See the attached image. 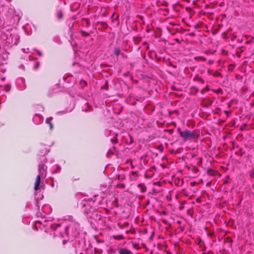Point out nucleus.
I'll return each mask as SVG.
<instances>
[{
	"instance_id": "nucleus-1",
	"label": "nucleus",
	"mask_w": 254,
	"mask_h": 254,
	"mask_svg": "<svg viewBox=\"0 0 254 254\" xmlns=\"http://www.w3.org/2000/svg\"><path fill=\"white\" fill-rule=\"evenodd\" d=\"M43 224L44 227H47V230L49 228L50 229L59 232L61 236L64 238L65 236L68 237L74 238L78 234L77 229L79 226L78 224L75 222H70L68 225H65L64 223H53L51 221H47L45 218L42 217L41 220H38L36 222L37 224Z\"/></svg>"
},
{
	"instance_id": "nucleus-2",
	"label": "nucleus",
	"mask_w": 254,
	"mask_h": 254,
	"mask_svg": "<svg viewBox=\"0 0 254 254\" xmlns=\"http://www.w3.org/2000/svg\"><path fill=\"white\" fill-rule=\"evenodd\" d=\"M19 36L17 30L10 26L4 27L1 29V40L3 41L4 49L6 47H11L18 43Z\"/></svg>"
},
{
	"instance_id": "nucleus-3",
	"label": "nucleus",
	"mask_w": 254,
	"mask_h": 254,
	"mask_svg": "<svg viewBox=\"0 0 254 254\" xmlns=\"http://www.w3.org/2000/svg\"><path fill=\"white\" fill-rule=\"evenodd\" d=\"M47 166L43 163H40L39 165L38 172L39 175H37L34 185L35 190H38L40 184L41 177L45 178L46 176Z\"/></svg>"
},
{
	"instance_id": "nucleus-4",
	"label": "nucleus",
	"mask_w": 254,
	"mask_h": 254,
	"mask_svg": "<svg viewBox=\"0 0 254 254\" xmlns=\"http://www.w3.org/2000/svg\"><path fill=\"white\" fill-rule=\"evenodd\" d=\"M177 130L184 141L190 140L197 137V134L195 131H190L188 129L182 131L180 128H178Z\"/></svg>"
},
{
	"instance_id": "nucleus-5",
	"label": "nucleus",
	"mask_w": 254,
	"mask_h": 254,
	"mask_svg": "<svg viewBox=\"0 0 254 254\" xmlns=\"http://www.w3.org/2000/svg\"><path fill=\"white\" fill-rule=\"evenodd\" d=\"M8 13L10 17L9 24H13L15 22H18L20 20V17L18 14H17L15 9L12 8H9Z\"/></svg>"
},
{
	"instance_id": "nucleus-6",
	"label": "nucleus",
	"mask_w": 254,
	"mask_h": 254,
	"mask_svg": "<svg viewBox=\"0 0 254 254\" xmlns=\"http://www.w3.org/2000/svg\"><path fill=\"white\" fill-rule=\"evenodd\" d=\"M43 117L39 114H36L33 118V121L36 125H39L43 122Z\"/></svg>"
},
{
	"instance_id": "nucleus-7",
	"label": "nucleus",
	"mask_w": 254,
	"mask_h": 254,
	"mask_svg": "<svg viewBox=\"0 0 254 254\" xmlns=\"http://www.w3.org/2000/svg\"><path fill=\"white\" fill-rule=\"evenodd\" d=\"M119 254H133V253L126 248H119Z\"/></svg>"
},
{
	"instance_id": "nucleus-8",
	"label": "nucleus",
	"mask_w": 254,
	"mask_h": 254,
	"mask_svg": "<svg viewBox=\"0 0 254 254\" xmlns=\"http://www.w3.org/2000/svg\"><path fill=\"white\" fill-rule=\"evenodd\" d=\"M53 119L52 117L48 118L46 120V123L50 125V127L51 130H52L53 128V124L51 123V121Z\"/></svg>"
},
{
	"instance_id": "nucleus-9",
	"label": "nucleus",
	"mask_w": 254,
	"mask_h": 254,
	"mask_svg": "<svg viewBox=\"0 0 254 254\" xmlns=\"http://www.w3.org/2000/svg\"><path fill=\"white\" fill-rule=\"evenodd\" d=\"M137 187L140 188L141 189V192H144L146 190V188L144 185V184H139L137 185Z\"/></svg>"
},
{
	"instance_id": "nucleus-10",
	"label": "nucleus",
	"mask_w": 254,
	"mask_h": 254,
	"mask_svg": "<svg viewBox=\"0 0 254 254\" xmlns=\"http://www.w3.org/2000/svg\"><path fill=\"white\" fill-rule=\"evenodd\" d=\"M5 92H8L10 90V86L9 84H6L2 86Z\"/></svg>"
},
{
	"instance_id": "nucleus-11",
	"label": "nucleus",
	"mask_w": 254,
	"mask_h": 254,
	"mask_svg": "<svg viewBox=\"0 0 254 254\" xmlns=\"http://www.w3.org/2000/svg\"><path fill=\"white\" fill-rule=\"evenodd\" d=\"M57 17L59 19H61L63 18V12L62 10H59L58 12H57Z\"/></svg>"
},
{
	"instance_id": "nucleus-12",
	"label": "nucleus",
	"mask_w": 254,
	"mask_h": 254,
	"mask_svg": "<svg viewBox=\"0 0 254 254\" xmlns=\"http://www.w3.org/2000/svg\"><path fill=\"white\" fill-rule=\"evenodd\" d=\"M121 53V50L119 48H115V50H114V54L116 55V56H119Z\"/></svg>"
},
{
	"instance_id": "nucleus-13",
	"label": "nucleus",
	"mask_w": 254,
	"mask_h": 254,
	"mask_svg": "<svg viewBox=\"0 0 254 254\" xmlns=\"http://www.w3.org/2000/svg\"><path fill=\"white\" fill-rule=\"evenodd\" d=\"M61 168L60 166L59 165H57V169H56V170L54 172H53V174L58 173L61 171Z\"/></svg>"
},
{
	"instance_id": "nucleus-14",
	"label": "nucleus",
	"mask_w": 254,
	"mask_h": 254,
	"mask_svg": "<svg viewBox=\"0 0 254 254\" xmlns=\"http://www.w3.org/2000/svg\"><path fill=\"white\" fill-rule=\"evenodd\" d=\"M2 58L3 59L4 61H6V60L8 59V53H3Z\"/></svg>"
},
{
	"instance_id": "nucleus-15",
	"label": "nucleus",
	"mask_w": 254,
	"mask_h": 254,
	"mask_svg": "<svg viewBox=\"0 0 254 254\" xmlns=\"http://www.w3.org/2000/svg\"><path fill=\"white\" fill-rule=\"evenodd\" d=\"M196 81H197L198 82H199L201 83H202V84H203L204 83V80L202 78L199 77H197L196 78Z\"/></svg>"
},
{
	"instance_id": "nucleus-16",
	"label": "nucleus",
	"mask_w": 254,
	"mask_h": 254,
	"mask_svg": "<svg viewBox=\"0 0 254 254\" xmlns=\"http://www.w3.org/2000/svg\"><path fill=\"white\" fill-rule=\"evenodd\" d=\"M111 141L113 143H116L118 142V139L117 138H113L111 139Z\"/></svg>"
},
{
	"instance_id": "nucleus-17",
	"label": "nucleus",
	"mask_w": 254,
	"mask_h": 254,
	"mask_svg": "<svg viewBox=\"0 0 254 254\" xmlns=\"http://www.w3.org/2000/svg\"><path fill=\"white\" fill-rule=\"evenodd\" d=\"M90 211V208H86L84 210V212L85 214H88L89 213V212Z\"/></svg>"
},
{
	"instance_id": "nucleus-18",
	"label": "nucleus",
	"mask_w": 254,
	"mask_h": 254,
	"mask_svg": "<svg viewBox=\"0 0 254 254\" xmlns=\"http://www.w3.org/2000/svg\"><path fill=\"white\" fill-rule=\"evenodd\" d=\"M39 66V62H37L36 65L34 67V69H37L38 68Z\"/></svg>"
},
{
	"instance_id": "nucleus-19",
	"label": "nucleus",
	"mask_w": 254,
	"mask_h": 254,
	"mask_svg": "<svg viewBox=\"0 0 254 254\" xmlns=\"http://www.w3.org/2000/svg\"><path fill=\"white\" fill-rule=\"evenodd\" d=\"M125 179V177L124 175L119 176V179H120L121 180H123Z\"/></svg>"
},
{
	"instance_id": "nucleus-20",
	"label": "nucleus",
	"mask_w": 254,
	"mask_h": 254,
	"mask_svg": "<svg viewBox=\"0 0 254 254\" xmlns=\"http://www.w3.org/2000/svg\"><path fill=\"white\" fill-rule=\"evenodd\" d=\"M133 247L136 249H138L139 248V245L138 244H133Z\"/></svg>"
},
{
	"instance_id": "nucleus-21",
	"label": "nucleus",
	"mask_w": 254,
	"mask_h": 254,
	"mask_svg": "<svg viewBox=\"0 0 254 254\" xmlns=\"http://www.w3.org/2000/svg\"><path fill=\"white\" fill-rule=\"evenodd\" d=\"M250 177L251 178H254V170L252 171L250 173Z\"/></svg>"
},
{
	"instance_id": "nucleus-22",
	"label": "nucleus",
	"mask_w": 254,
	"mask_h": 254,
	"mask_svg": "<svg viewBox=\"0 0 254 254\" xmlns=\"http://www.w3.org/2000/svg\"><path fill=\"white\" fill-rule=\"evenodd\" d=\"M2 64H3L1 63V69H0V71H1V72H4L5 71L6 69L5 68L4 69L2 67Z\"/></svg>"
},
{
	"instance_id": "nucleus-23",
	"label": "nucleus",
	"mask_w": 254,
	"mask_h": 254,
	"mask_svg": "<svg viewBox=\"0 0 254 254\" xmlns=\"http://www.w3.org/2000/svg\"><path fill=\"white\" fill-rule=\"evenodd\" d=\"M37 53L39 56L41 57L42 56V54L41 52H40L39 51H37Z\"/></svg>"
},
{
	"instance_id": "nucleus-24",
	"label": "nucleus",
	"mask_w": 254,
	"mask_h": 254,
	"mask_svg": "<svg viewBox=\"0 0 254 254\" xmlns=\"http://www.w3.org/2000/svg\"><path fill=\"white\" fill-rule=\"evenodd\" d=\"M29 50V48H27V49H23V51L24 53H28V51Z\"/></svg>"
},
{
	"instance_id": "nucleus-25",
	"label": "nucleus",
	"mask_w": 254,
	"mask_h": 254,
	"mask_svg": "<svg viewBox=\"0 0 254 254\" xmlns=\"http://www.w3.org/2000/svg\"><path fill=\"white\" fill-rule=\"evenodd\" d=\"M213 61H211V60H209L208 62V64H213Z\"/></svg>"
},
{
	"instance_id": "nucleus-26",
	"label": "nucleus",
	"mask_w": 254,
	"mask_h": 254,
	"mask_svg": "<svg viewBox=\"0 0 254 254\" xmlns=\"http://www.w3.org/2000/svg\"><path fill=\"white\" fill-rule=\"evenodd\" d=\"M208 73L209 75L211 74V71L210 70H208Z\"/></svg>"
},
{
	"instance_id": "nucleus-27",
	"label": "nucleus",
	"mask_w": 254,
	"mask_h": 254,
	"mask_svg": "<svg viewBox=\"0 0 254 254\" xmlns=\"http://www.w3.org/2000/svg\"><path fill=\"white\" fill-rule=\"evenodd\" d=\"M87 205V204H85V203H83V204H82V206H83V207H86Z\"/></svg>"
},
{
	"instance_id": "nucleus-28",
	"label": "nucleus",
	"mask_w": 254,
	"mask_h": 254,
	"mask_svg": "<svg viewBox=\"0 0 254 254\" xmlns=\"http://www.w3.org/2000/svg\"><path fill=\"white\" fill-rule=\"evenodd\" d=\"M5 78L4 77H2V78H1V81H4V80H5Z\"/></svg>"
},
{
	"instance_id": "nucleus-29",
	"label": "nucleus",
	"mask_w": 254,
	"mask_h": 254,
	"mask_svg": "<svg viewBox=\"0 0 254 254\" xmlns=\"http://www.w3.org/2000/svg\"><path fill=\"white\" fill-rule=\"evenodd\" d=\"M201 60H202V61H206V59H205V58H201Z\"/></svg>"
},
{
	"instance_id": "nucleus-30",
	"label": "nucleus",
	"mask_w": 254,
	"mask_h": 254,
	"mask_svg": "<svg viewBox=\"0 0 254 254\" xmlns=\"http://www.w3.org/2000/svg\"><path fill=\"white\" fill-rule=\"evenodd\" d=\"M86 105L88 106V107H89V108L90 107L88 103H86Z\"/></svg>"
},
{
	"instance_id": "nucleus-31",
	"label": "nucleus",
	"mask_w": 254,
	"mask_h": 254,
	"mask_svg": "<svg viewBox=\"0 0 254 254\" xmlns=\"http://www.w3.org/2000/svg\"><path fill=\"white\" fill-rule=\"evenodd\" d=\"M220 91H221V90H220V89H218V90L216 91V92H217V93H219Z\"/></svg>"
},
{
	"instance_id": "nucleus-32",
	"label": "nucleus",
	"mask_w": 254,
	"mask_h": 254,
	"mask_svg": "<svg viewBox=\"0 0 254 254\" xmlns=\"http://www.w3.org/2000/svg\"><path fill=\"white\" fill-rule=\"evenodd\" d=\"M125 187V185L124 184H123L122 186V187L124 188Z\"/></svg>"
},
{
	"instance_id": "nucleus-33",
	"label": "nucleus",
	"mask_w": 254,
	"mask_h": 254,
	"mask_svg": "<svg viewBox=\"0 0 254 254\" xmlns=\"http://www.w3.org/2000/svg\"><path fill=\"white\" fill-rule=\"evenodd\" d=\"M132 174H135V173H136V172H132Z\"/></svg>"
},
{
	"instance_id": "nucleus-34",
	"label": "nucleus",
	"mask_w": 254,
	"mask_h": 254,
	"mask_svg": "<svg viewBox=\"0 0 254 254\" xmlns=\"http://www.w3.org/2000/svg\"><path fill=\"white\" fill-rule=\"evenodd\" d=\"M40 107L42 110H43V109H44L43 107H41V106H40Z\"/></svg>"
},
{
	"instance_id": "nucleus-35",
	"label": "nucleus",
	"mask_w": 254,
	"mask_h": 254,
	"mask_svg": "<svg viewBox=\"0 0 254 254\" xmlns=\"http://www.w3.org/2000/svg\"><path fill=\"white\" fill-rule=\"evenodd\" d=\"M225 183H228L227 181H226L225 182Z\"/></svg>"
},
{
	"instance_id": "nucleus-36",
	"label": "nucleus",
	"mask_w": 254,
	"mask_h": 254,
	"mask_svg": "<svg viewBox=\"0 0 254 254\" xmlns=\"http://www.w3.org/2000/svg\"><path fill=\"white\" fill-rule=\"evenodd\" d=\"M156 184H159V183H154V185Z\"/></svg>"
},
{
	"instance_id": "nucleus-37",
	"label": "nucleus",
	"mask_w": 254,
	"mask_h": 254,
	"mask_svg": "<svg viewBox=\"0 0 254 254\" xmlns=\"http://www.w3.org/2000/svg\"><path fill=\"white\" fill-rule=\"evenodd\" d=\"M11 0H9V1H10Z\"/></svg>"
}]
</instances>
